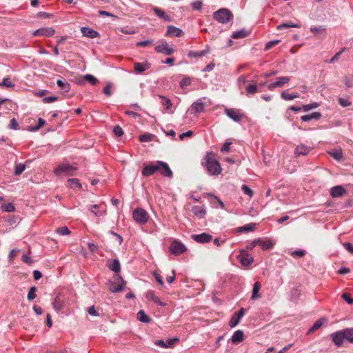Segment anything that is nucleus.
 I'll return each instance as SVG.
<instances>
[{
	"instance_id": "obj_1",
	"label": "nucleus",
	"mask_w": 353,
	"mask_h": 353,
	"mask_svg": "<svg viewBox=\"0 0 353 353\" xmlns=\"http://www.w3.org/2000/svg\"><path fill=\"white\" fill-rule=\"evenodd\" d=\"M213 18L217 22L225 24L233 19V14L228 8H220L213 13Z\"/></svg>"
},
{
	"instance_id": "obj_2",
	"label": "nucleus",
	"mask_w": 353,
	"mask_h": 353,
	"mask_svg": "<svg viewBox=\"0 0 353 353\" xmlns=\"http://www.w3.org/2000/svg\"><path fill=\"white\" fill-rule=\"evenodd\" d=\"M205 168L210 175H218L222 170L219 161L209 156L205 157Z\"/></svg>"
},
{
	"instance_id": "obj_3",
	"label": "nucleus",
	"mask_w": 353,
	"mask_h": 353,
	"mask_svg": "<svg viewBox=\"0 0 353 353\" xmlns=\"http://www.w3.org/2000/svg\"><path fill=\"white\" fill-rule=\"evenodd\" d=\"M132 218L137 223L144 225L148 221L149 214L143 208H137L132 212Z\"/></svg>"
},
{
	"instance_id": "obj_4",
	"label": "nucleus",
	"mask_w": 353,
	"mask_h": 353,
	"mask_svg": "<svg viewBox=\"0 0 353 353\" xmlns=\"http://www.w3.org/2000/svg\"><path fill=\"white\" fill-rule=\"evenodd\" d=\"M125 281L120 274L117 273L114 276V282L110 281V290L114 293L122 291L124 289Z\"/></svg>"
},
{
	"instance_id": "obj_5",
	"label": "nucleus",
	"mask_w": 353,
	"mask_h": 353,
	"mask_svg": "<svg viewBox=\"0 0 353 353\" xmlns=\"http://www.w3.org/2000/svg\"><path fill=\"white\" fill-rule=\"evenodd\" d=\"M170 252L174 255H180L184 253L187 248L181 242L174 240L170 246Z\"/></svg>"
},
{
	"instance_id": "obj_6",
	"label": "nucleus",
	"mask_w": 353,
	"mask_h": 353,
	"mask_svg": "<svg viewBox=\"0 0 353 353\" xmlns=\"http://www.w3.org/2000/svg\"><path fill=\"white\" fill-rule=\"evenodd\" d=\"M154 50L157 52L165 55H171L174 52V49L169 46L165 40H161L160 44L155 46Z\"/></svg>"
},
{
	"instance_id": "obj_7",
	"label": "nucleus",
	"mask_w": 353,
	"mask_h": 353,
	"mask_svg": "<svg viewBox=\"0 0 353 353\" xmlns=\"http://www.w3.org/2000/svg\"><path fill=\"white\" fill-rule=\"evenodd\" d=\"M157 163L159 164V168L158 171L160 174L165 177H168L172 179L173 176V173L171 169L170 168L168 164L162 161H157Z\"/></svg>"
},
{
	"instance_id": "obj_8",
	"label": "nucleus",
	"mask_w": 353,
	"mask_h": 353,
	"mask_svg": "<svg viewBox=\"0 0 353 353\" xmlns=\"http://www.w3.org/2000/svg\"><path fill=\"white\" fill-rule=\"evenodd\" d=\"M290 81V78L287 76L277 77L275 81L272 82L268 85V88L269 90H272L275 88H281L285 84L289 83Z\"/></svg>"
},
{
	"instance_id": "obj_9",
	"label": "nucleus",
	"mask_w": 353,
	"mask_h": 353,
	"mask_svg": "<svg viewBox=\"0 0 353 353\" xmlns=\"http://www.w3.org/2000/svg\"><path fill=\"white\" fill-rule=\"evenodd\" d=\"M345 334L343 330H342L331 334L330 337L334 343L337 347H340L345 340Z\"/></svg>"
},
{
	"instance_id": "obj_10",
	"label": "nucleus",
	"mask_w": 353,
	"mask_h": 353,
	"mask_svg": "<svg viewBox=\"0 0 353 353\" xmlns=\"http://www.w3.org/2000/svg\"><path fill=\"white\" fill-rule=\"evenodd\" d=\"M55 30L52 28L46 27V28H41L39 29H37L34 30L32 32V35L34 37L38 36H43L50 37L54 34Z\"/></svg>"
},
{
	"instance_id": "obj_11",
	"label": "nucleus",
	"mask_w": 353,
	"mask_h": 353,
	"mask_svg": "<svg viewBox=\"0 0 353 353\" xmlns=\"http://www.w3.org/2000/svg\"><path fill=\"white\" fill-rule=\"evenodd\" d=\"M159 168V164L156 161L154 163L145 165L141 173L144 176H150L158 171Z\"/></svg>"
},
{
	"instance_id": "obj_12",
	"label": "nucleus",
	"mask_w": 353,
	"mask_h": 353,
	"mask_svg": "<svg viewBox=\"0 0 353 353\" xmlns=\"http://www.w3.org/2000/svg\"><path fill=\"white\" fill-rule=\"evenodd\" d=\"M191 238L197 243H205L210 242L212 240V236L210 234L203 232L199 234H192Z\"/></svg>"
},
{
	"instance_id": "obj_13",
	"label": "nucleus",
	"mask_w": 353,
	"mask_h": 353,
	"mask_svg": "<svg viewBox=\"0 0 353 353\" xmlns=\"http://www.w3.org/2000/svg\"><path fill=\"white\" fill-rule=\"evenodd\" d=\"M183 34L184 33L181 29L170 25L167 28L165 35L172 37H181L183 35Z\"/></svg>"
},
{
	"instance_id": "obj_14",
	"label": "nucleus",
	"mask_w": 353,
	"mask_h": 353,
	"mask_svg": "<svg viewBox=\"0 0 353 353\" xmlns=\"http://www.w3.org/2000/svg\"><path fill=\"white\" fill-rule=\"evenodd\" d=\"M225 113L229 118L237 123L240 122L243 118L242 114L232 108H226Z\"/></svg>"
},
{
	"instance_id": "obj_15",
	"label": "nucleus",
	"mask_w": 353,
	"mask_h": 353,
	"mask_svg": "<svg viewBox=\"0 0 353 353\" xmlns=\"http://www.w3.org/2000/svg\"><path fill=\"white\" fill-rule=\"evenodd\" d=\"M239 261L243 266H250L254 261V258L245 252H241L239 256Z\"/></svg>"
},
{
	"instance_id": "obj_16",
	"label": "nucleus",
	"mask_w": 353,
	"mask_h": 353,
	"mask_svg": "<svg viewBox=\"0 0 353 353\" xmlns=\"http://www.w3.org/2000/svg\"><path fill=\"white\" fill-rule=\"evenodd\" d=\"M252 245H259L263 250H268L273 246V243L270 240L263 241L261 239H258L252 241Z\"/></svg>"
},
{
	"instance_id": "obj_17",
	"label": "nucleus",
	"mask_w": 353,
	"mask_h": 353,
	"mask_svg": "<svg viewBox=\"0 0 353 353\" xmlns=\"http://www.w3.org/2000/svg\"><path fill=\"white\" fill-rule=\"evenodd\" d=\"M245 339L244 333L242 330H236L231 336L230 341L234 344H238L243 342Z\"/></svg>"
},
{
	"instance_id": "obj_18",
	"label": "nucleus",
	"mask_w": 353,
	"mask_h": 353,
	"mask_svg": "<svg viewBox=\"0 0 353 353\" xmlns=\"http://www.w3.org/2000/svg\"><path fill=\"white\" fill-rule=\"evenodd\" d=\"M204 105V103L199 99L192 104L190 110L194 114H197L203 110Z\"/></svg>"
},
{
	"instance_id": "obj_19",
	"label": "nucleus",
	"mask_w": 353,
	"mask_h": 353,
	"mask_svg": "<svg viewBox=\"0 0 353 353\" xmlns=\"http://www.w3.org/2000/svg\"><path fill=\"white\" fill-rule=\"evenodd\" d=\"M312 150V148L307 145H305L304 144H299L296 146V148L294 150V154L296 156L299 155H307L309 154L310 150Z\"/></svg>"
},
{
	"instance_id": "obj_20",
	"label": "nucleus",
	"mask_w": 353,
	"mask_h": 353,
	"mask_svg": "<svg viewBox=\"0 0 353 353\" xmlns=\"http://www.w3.org/2000/svg\"><path fill=\"white\" fill-rule=\"evenodd\" d=\"M179 341V339L174 337L170 339L167 342H164L163 340H157L154 342V344L164 348L171 347L175 342Z\"/></svg>"
},
{
	"instance_id": "obj_21",
	"label": "nucleus",
	"mask_w": 353,
	"mask_h": 353,
	"mask_svg": "<svg viewBox=\"0 0 353 353\" xmlns=\"http://www.w3.org/2000/svg\"><path fill=\"white\" fill-rule=\"evenodd\" d=\"M192 213L198 218L203 219L206 214V208L205 206H193L192 208Z\"/></svg>"
},
{
	"instance_id": "obj_22",
	"label": "nucleus",
	"mask_w": 353,
	"mask_h": 353,
	"mask_svg": "<svg viewBox=\"0 0 353 353\" xmlns=\"http://www.w3.org/2000/svg\"><path fill=\"white\" fill-rule=\"evenodd\" d=\"M81 31L84 37L91 39L96 38L99 35L97 31L88 27H82Z\"/></svg>"
},
{
	"instance_id": "obj_23",
	"label": "nucleus",
	"mask_w": 353,
	"mask_h": 353,
	"mask_svg": "<svg viewBox=\"0 0 353 353\" xmlns=\"http://www.w3.org/2000/svg\"><path fill=\"white\" fill-rule=\"evenodd\" d=\"M74 168L70 164H61L54 170L56 175H60L64 172H70L73 171Z\"/></svg>"
},
{
	"instance_id": "obj_24",
	"label": "nucleus",
	"mask_w": 353,
	"mask_h": 353,
	"mask_svg": "<svg viewBox=\"0 0 353 353\" xmlns=\"http://www.w3.org/2000/svg\"><path fill=\"white\" fill-rule=\"evenodd\" d=\"M346 192L345 188L341 185H336L331 188L330 195L333 198L339 197Z\"/></svg>"
},
{
	"instance_id": "obj_25",
	"label": "nucleus",
	"mask_w": 353,
	"mask_h": 353,
	"mask_svg": "<svg viewBox=\"0 0 353 353\" xmlns=\"http://www.w3.org/2000/svg\"><path fill=\"white\" fill-rule=\"evenodd\" d=\"M150 68V63L147 61L137 62L134 64V70L139 73H141Z\"/></svg>"
},
{
	"instance_id": "obj_26",
	"label": "nucleus",
	"mask_w": 353,
	"mask_h": 353,
	"mask_svg": "<svg viewBox=\"0 0 353 353\" xmlns=\"http://www.w3.org/2000/svg\"><path fill=\"white\" fill-rule=\"evenodd\" d=\"M109 269L115 273H119L121 270L120 262L118 259H111L108 262Z\"/></svg>"
},
{
	"instance_id": "obj_27",
	"label": "nucleus",
	"mask_w": 353,
	"mask_h": 353,
	"mask_svg": "<svg viewBox=\"0 0 353 353\" xmlns=\"http://www.w3.org/2000/svg\"><path fill=\"white\" fill-rule=\"evenodd\" d=\"M250 34V31L245 28L235 31L231 35V37L234 39H243L248 37Z\"/></svg>"
},
{
	"instance_id": "obj_28",
	"label": "nucleus",
	"mask_w": 353,
	"mask_h": 353,
	"mask_svg": "<svg viewBox=\"0 0 353 353\" xmlns=\"http://www.w3.org/2000/svg\"><path fill=\"white\" fill-rule=\"evenodd\" d=\"M322 117V114L319 112H314L312 114H305L301 117V120L304 122L309 121L312 119H316L318 120L321 119Z\"/></svg>"
},
{
	"instance_id": "obj_29",
	"label": "nucleus",
	"mask_w": 353,
	"mask_h": 353,
	"mask_svg": "<svg viewBox=\"0 0 353 353\" xmlns=\"http://www.w3.org/2000/svg\"><path fill=\"white\" fill-rule=\"evenodd\" d=\"M152 10L160 18L165 21H170V17L165 12L157 7H153Z\"/></svg>"
},
{
	"instance_id": "obj_30",
	"label": "nucleus",
	"mask_w": 353,
	"mask_h": 353,
	"mask_svg": "<svg viewBox=\"0 0 353 353\" xmlns=\"http://www.w3.org/2000/svg\"><path fill=\"white\" fill-rule=\"evenodd\" d=\"M57 84L64 92H68L70 90V84L65 79H58Z\"/></svg>"
},
{
	"instance_id": "obj_31",
	"label": "nucleus",
	"mask_w": 353,
	"mask_h": 353,
	"mask_svg": "<svg viewBox=\"0 0 353 353\" xmlns=\"http://www.w3.org/2000/svg\"><path fill=\"white\" fill-rule=\"evenodd\" d=\"M159 97L161 99V104L164 106L165 110L169 111L172 106L171 100L163 95H159Z\"/></svg>"
},
{
	"instance_id": "obj_32",
	"label": "nucleus",
	"mask_w": 353,
	"mask_h": 353,
	"mask_svg": "<svg viewBox=\"0 0 353 353\" xmlns=\"http://www.w3.org/2000/svg\"><path fill=\"white\" fill-rule=\"evenodd\" d=\"M261 289V283L259 282L254 283L252 289V294L251 296V299L255 300L261 297L259 294V290Z\"/></svg>"
},
{
	"instance_id": "obj_33",
	"label": "nucleus",
	"mask_w": 353,
	"mask_h": 353,
	"mask_svg": "<svg viewBox=\"0 0 353 353\" xmlns=\"http://www.w3.org/2000/svg\"><path fill=\"white\" fill-rule=\"evenodd\" d=\"M209 52L208 49L203 50L201 51H190L188 52V57L190 58H198L205 56Z\"/></svg>"
},
{
	"instance_id": "obj_34",
	"label": "nucleus",
	"mask_w": 353,
	"mask_h": 353,
	"mask_svg": "<svg viewBox=\"0 0 353 353\" xmlns=\"http://www.w3.org/2000/svg\"><path fill=\"white\" fill-rule=\"evenodd\" d=\"M46 123V121L42 118H39L38 124L35 125H29L28 127V130L30 132H36L38 131L43 125Z\"/></svg>"
},
{
	"instance_id": "obj_35",
	"label": "nucleus",
	"mask_w": 353,
	"mask_h": 353,
	"mask_svg": "<svg viewBox=\"0 0 353 353\" xmlns=\"http://www.w3.org/2000/svg\"><path fill=\"white\" fill-rule=\"evenodd\" d=\"M137 319L139 321L142 323H150L151 321V319L145 314V312L143 310H139L137 312Z\"/></svg>"
},
{
	"instance_id": "obj_36",
	"label": "nucleus",
	"mask_w": 353,
	"mask_h": 353,
	"mask_svg": "<svg viewBox=\"0 0 353 353\" xmlns=\"http://www.w3.org/2000/svg\"><path fill=\"white\" fill-rule=\"evenodd\" d=\"M325 321V320L323 318H321L319 319H318L314 324L308 330L307 334H311L312 332H313L314 330L320 328L322 325L323 324V323Z\"/></svg>"
},
{
	"instance_id": "obj_37",
	"label": "nucleus",
	"mask_w": 353,
	"mask_h": 353,
	"mask_svg": "<svg viewBox=\"0 0 353 353\" xmlns=\"http://www.w3.org/2000/svg\"><path fill=\"white\" fill-rule=\"evenodd\" d=\"M301 28V24L300 23H294L292 22H287V23H281L277 26V29L279 30H281L283 28Z\"/></svg>"
},
{
	"instance_id": "obj_38",
	"label": "nucleus",
	"mask_w": 353,
	"mask_h": 353,
	"mask_svg": "<svg viewBox=\"0 0 353 353\" xmlns=\"http://www.w3.org/2000/svg\"><path fill=\"white\" fill-rule=\"evenodd\" d=\"M281 97L285 101H290L298 98L299 94L289 93L287 91H283L281 94Z\"/></svg>"
},
{
	"instance_id": "obj_39",
	"label": "nucleus",
	"mask_w": 353,
	"mask_h": 353,
	"mask_svg": "<svg viewBox=\"0 0 353 353\" xmlns=\"http://www.w3.org/2000/svg\"><path fill=\"white\" fill-rule=\"evenodd\" d=\"M343 83L347 89L353 87V74H348L343 77Z\"/></svg>"
},
{
	"instance_id": "obj_40",
	"label": "nucleus",
	"mask_w": 353,
	"mask_h": 353,
	"mask_svg": "<svg viewBox=\"0 0 353 353\" xmlns=\"http://www.w3.org/2000/svg\"><path fill=\"white\" fill-rule=\"evenodd\" d=\"M52 307L57 312H59L63 307L62 301L60 300L58 295L54 298L52 302Z\"/></svg>"
},
{
	"instance_id": "obj_41",
	"label": "nucleus",
	"mask_w": 353,
	"mask_h": 353,
	"mask_svg": "<svg viewBox=\"0 0 353 353\" xmlns=\"http://www.w3.org/2000/svg\"><path fill=\"white\" fill-rule=\"evenodd\" d=\"M343 332L345 334V340L353 343V327L344 329Z\"/></svg>"
},
{
	"instance_id": "obj_42",
	"label": "nucleus",
	"mask_w": 353,
	"mask_h": 353,
	"mask_svg": "<svg viewBox=\"0 0 353 353\" xmlns=\"http://www.w3.org/2000/svg\"><path fill=\"white\" fill-rule=\"evenodd\" d=\"M68 184L71 188H74V187H77L78 188H81V184L79 179H70L68 180Z\"/></svg>"
},
{
	"instance_id": "obj_43",
	"label": "nucleus",
	"mask_w": 353,
	"mask_h": 353,
	"mask_svg": "<svg viewBox=\"0 0 353 353\" xmlns=\"http://www.w3.org/2000/svg\"><path fill=\"white\" fill-rule=\"evenodd\" d=\"M70 232H71L70 231L68 228L66 226L59 227V228H57V230H56V233L59 235H61V236L69 235L70 234Z\"/></svg>"
},
{
	"instance_id": "obj_44",
	"label": "nucleus",
	"mask_w": 353,
	"mask_h": 353,
	"mask_svg": "<svg viewBox=\"0 0 353 353\" xmlns=\"http://www.w3.org/2000/svg\"><path fill=\"white\" fill-rule=\"evenodd\" d=\"M330 154L336 160L340 161L343 158V153L341 150L334 149L332 152H329Z\"/></svg>"
},
{
	"instance_id": "obj_45",
	"label": "nucleus",
	"mask_w": 353,
	"mask_h": 353,
	"mask_svg": "<svg viewBox=\"0 0 353 353\" xmlns=\"http://www.w3.org/2000/svg\"><path fill=\"white\" fill-rule=\"evenodd\" d=\"M255 227L254 223H248L238 228L239 232H251Z\"/></svg>"
},
{
	"instance_id": "obj_46",
	"label": "nucleus",
	"mask_w": 353,
	"mask_h": 353,
	"mask_svg": "<svg viewBox=\"0 0 353 353\" xmlns=\"http://www.w3.org/2000/svg\"><path fill=\"white\" fill-rule=\"evenodd\" d=\"M241 319L235 314H233L230 319L229 325L231 327H234L239 323Z\"/></svg>"
},
{
	"instance_id": "obj_47",
	"label": "nucleus",
	"mask_w": 353,
	"mask_h": 353,
	"mask_svg": "<svg viewBox=\"0 0 353 353\" xmlns=\"http://www.w3.org/2000/svg\"><path fill=\"white\" fill-rule=\"evenodd\" d=\"M154 135L150 133H145L139 136V141L141 142H149L152 140Z\"/></svg>"
},
{
	"instance_id": "obj_48",
	"label": "nucleus",
	"mask_w": 353,
	"mask_h": 353,
	"mask_svg": "<svg viewBox=\"0 0 353 353\" xmlns=\"http://www.w3.org/2000/svg\"><path fill=\"white\" fill-rule=\"evenodd\" d=\"M37 288L35 286H32L31 287L30 289H29V291H28V296H27V299L29 300V301H32L33 299H34L36 298V292H37Z\"/></svg>"
},
{
	"instance_id": "obj_49",
	"label": "nucleus",
	"mask_w": 353,
	"mask_h": 353,
	"mask_svg": "<svg viewBox=\"0 0 353 353\" xmlns=\"http://www.w3.org/2000/svg\"><path fill=\"white\" fill-rule=\"evenodd\" d=\"M306 254V251L304 250H296L290 252L291 256L293 257L301 258Z\"/></svg>"
},
{
	"instance_id": "obj_50",
	"label": "nucleus",
	"mask_w": 353,
	"mask_h": 353,
	"mask_svg": "<svg viewBox=\"0 0 353 353\" xmlns=\"http://www.w3.org/2000/svg\"><path fill=\"white\" fill-rule=\"evenodd\" d=\"M14 85V84L12 83L11 79L9 77L4 78L1 82V86L6 88H12Z\"/></svg>"
},
{
	"instance_id": "obj_51",
	"label": "nucleus",
	"mask_w": 353,
	"mask_h": 353,
	"mask_svg": "<svg viewBox=\"0 0 353 353\" xmlns=\"http://www.w3.org/2000/svg\"><path fill=\"white\" fill-rule=\"evenodd\" d=\"M84 79L92 85H96L98 82V80L97 79V78L90 74H85L84 76Z\"/></svg>"
},
{
	"instance_id": "obj_52",
	"label": "nucleus",
	"mask_w": 353,
	"mask_h": 353,
	"mask_svg": "<svg viewBox=\"0 0 353 353\" xmlns=\"http://www.w3.org/2000/svg\"><path fill=\"white\" fill-rule=\"evenodd\" d=\"M1 209L3 211L7 212H14V210H15L14 206L11 203H8L7 204L3 205L1 206Z\"/></svg>"
},
{
	"instance_id": "obj_53",
	"label": "nucleus",
	"mask_w": 353,
	"mask_h": 353,
	"mask_svg": "<svg viewBox=\"0 0 353 353\" xmlns=\"http://www.w3.org/2000/svg\"><path fill=\"white\" fill-rule=\"evenodd\" d=\"M319 103L317 102H314L311 104H306L303 105V110L305 112H307L310 110L319 107Z\"/></svg>"
},
{
	"instance_id": "obj_54",
	"label": "nucleus",
	"mask_w": 353,
	"mask_h": 353,
	"mask_svg": "<svg viewBox=\"0 0 353 353\" xmlns=\"http://www.w3.org/2000/svg\"><path fill=\"white\" fill-rule=\"evenodd\" d=\"M191 84V79L189 77H184L181 79L179 83V85L181 88H185Z\"/></svg>"
},
{
	"instance_id": "obj_55",
	"label": "nucleus",
	"mask_w": 353,
	"mask_h": 353,
	"mask_svg": "<svg viewBox=\"0 0 353 353\" xmlns=\"http://www.w3.org/2000/svg\"><path fill=\"white\" fill-rule=\"evenodd\" d=\"M245 90L248 94H252L258 91V88L255 84L249 85L246 87Z\"/></svg>"
},
{
	"instance_id": "obj_56",
	"label": "nucleus",
	"mask_w": 353,
	"mask_h": 353,
	"mask_svg": "<svg viewBox=\"0 0 353 353\" xmlns=\"http://www.w3.org/2000/svg\"><path fill=\"white\" fill-rule=\"evenodd\" d=\"M26 169V165L23 164H18L15 167L14 174L17 176L20 175Z\"/></svg>"
},
{
	"instance_id": "obj_57",
	"label": "nucleus",
	"mask_w": 353,
	"mask_h": 353,
	"mask_svg": "<svg viewBox=\"0 0 353 353\" xmlns=\"http://www.w3.org/2000/svg\"><path fill=\"white\" fill-rule=\"evenodd\" d=\"M345 49H342L341 51L336 53L330 60V63H334L339 60L341 54L343 53Z\"/></svg>"
},
{
	"instance_id": "obj_58",
	"label": "nucleus",
	"mask_w": 353,
	"mask_h": 353,
	"mask_svg": "<svg viewBox=\"0 0 353 353\" xmlns=\"http://www.w3.org/2000/svg\"><path fill=\"white\" fill-rule=\"evenodd\" d=\"M241 190L243 193L249 196H253V191L246 185H243L241 187Z\"/></svg>"
},
{
	"instance_id": "obj_59",
	"label": "nucleus",
	"mask_w": 353,
	"mask_h": 353,
	"mask_svg": "<svg viewBox=\"0 0 353 353\" xmlns=\"http://www.w3.org/2000/svg\"><path fill=\"white\" fill-rule=\"evenodd\" d=\"M191 6L193 9H194L196 10H200L202 8L203 3H202V1H201L199 0H196V1H193L191 3Z\"/></svg>"
},
{
	"instance_id": "obj_60",
	"label": "nucleus",
	"mask_w": 353,
	"mask_h": 353,
	"mask_svg": "<svg viewBox=\"0 0 353 353\" xmlns=\"http://www.w3.org/2000/svg\"><path fill=\"white\" fill-rule=\"evenodd\" d=\"M339 103L342 107H344V108L349 107L352 105V103L350 101H349L347 99H344V98H339Z\"/></svg>"
},
{
	"instance_id": "obj_61",
	"label": "nucleus",
	"mask_w": 353,
	"mask_h": 353,
	"mask_svg": "<svg viewBox=\"0 0 353 353\" xmlns=\"http://www.w3.org/2000/svg\"><path fill=\"white\" fill-rule=\"evenodd\" d=\"M208 196L209 197H212V198L214 199L218 202L221 208H222V209L225 208L224 203L217 196H216L215 194H214L212 193L208 194Z\"/></svg>"
},
{
	"instance_id": "obj_62",
	"label": "nucleus",
	"mask_w": 353,
	"mask_h": 353,
	"mask_svg": "<svg viewBox=\"0 0 353 353\" xmlns=\"http://www.w3.org/2000/svg\"><path fill=\"white\" fill-rule=\"evenodd\" d=\"M99 208V205H91L89 208V210L93 213L96 216H100L101 215H103V213L101 212H99V211H96V210Z\"/></svg>"
},
{
	"instance_id": "obj_63",
	"label": "nucleus",
	"mask_w": 353,
	"mask_h": 353,
	"mask_svg": "<svg viewBox=\"0 0 353 353\" xmlns=\"http://www.w3.org/2000/svg\"><path fill=\"white\" fill-rule=\"evenodd\" d=\"M113 132L118 137H119L123 134V130L119 125H117V126L114 127Z\"/></svg>"
},
{
	"instance_id": "obj_64",
	"label": "nucleus",
	"mask_w": 353,
	"mask_h": 353,
	"mask_svg": "<svg viewBox=\"0 0 353 353\" xmlns=\"http://www.w3.org/2000/svg\"><path fill=\"white\" fill-rule=\"evenodd\" d=\"M342 298L349 304H353V298L350 296V294L348 293H343L342 294Z\"/></svg>"
}]
</instances>
